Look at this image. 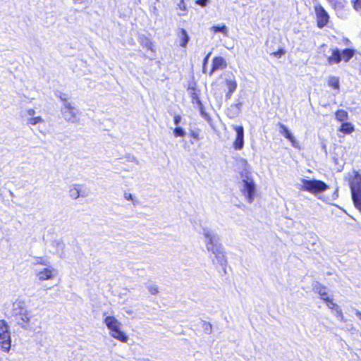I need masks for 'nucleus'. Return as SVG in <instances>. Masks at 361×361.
<instances>
[{
	"instance_id": "nucleus-42",
	"label": "nucleus",
	"mask_w": 361,
	"mask_h": 361,
	"mask_svg": "<svg viewBox=\"0 0 361 361\" xmlns=\"http://www.w3.org/2000/svg\"><path fill=\"white\" fill-rule=\"evenodd\" d=\"M27 114L29 116H30L33 117V116H34V115L35 114V109H27Z\"/></svg>"
},
{
	"instance_id": "nucleus-4",
	"label": "nucleus",
	"mask_w": 361,
	"mask_h": 361,
	"mask_svg": "<svg viewBox=\"0 0 361 361\" xmlns=\"http://www.w3.org/2000/svg\"><path fill=\"white\" fill-rule=\"evenodd\" d=\"M104 324L109 330V334L113 338L126 343L128 336L121 330V323L113 316H107L104 318Z\"/></svg>"
},
{
	"instance_id": "nucleus-25",
	"label": "nucleus",
	"mask_w": 361,
	"mask_h": 361,
	"mask_svg": "<svg viewBox=\"0 0 361 361\" xmlns=\"http://www.w3.org/2000/svg\"><path fill=\"white\" fill-rule=\"evenodd\" d=\"M43 122L44 120L41 116L31 117L27 119V123L32 126H35L37 123Z\"/></svg>"
},
{
	"instance_id": "nucleus-32",
	"label": "nucleus",
	"mask_w": 361,
	"mask_h": 361,
	"mask_svg": "<svg viewBox=\"0 0 361 361\" xmlns=\"http://www.w3.org/2000/svg\"><path fill=\"white\" fill-rule=\"evenodd\" d=\"M149 292L152 295H157L159 293V288L156 285H151L147 287Z\"/></svg>"
},
{
	"instance_id": "nucleus-37",
	"label": "nucleus",
	"mask_w": 361,
	"mask_h": 361,
	"mask_svg": "<svg viewBox=\"0 0 361 361\" xmlns=\"http://www.w3.org/2000/svg\"><path fill=\"white\" fill-rule=\"evenodd\" d=\"M57 97H59V98L63 102V106L65 105L66 102H68L66 94L63 93H60L59 95H57Z\"/></svg>"
},
{
	"instance_id": "nucleus-1",
	"label": "nucleus",
	"mask_w": 361,
	"mask_h": 361,
	"mask_svg": "<svg viewBox=\"0 0 361 361\" xmlns=\"http://www.w3.org/2000/svg\"><path fill=\"white\" fill-rule=\"evenodd\" d=\"M240 192L249 203L254 201L256 192V185L252 177L251 172L245 169L240 172Z\"/></svg>"
},
{
	"instance_id": "nucleus-27",
	"label": "nucleus",
	"mask_w": 361,
	"mask_h": 361,
	"mask_svg": "<svg viewBox=\"0 0 361 361\" xmlns=\"http://www.w3.org/2000/svg\"><path fill=\"white\" fill-rule=\"evenodd\" d=\"M185 131L180 127H176L173 130V135L176 137H184L185 135Z\"/></svg>"
},
{
	"instance_id": "nucleus-47",
	"label": "nucleus",
	"mask_w": 361,
	"mask_h": 361,
	"mask_svg": "<svg viewBox=\"0 0 361 361\" xmlns=\"http://www.w3.org/2000/svg\"><path fill=\"white\" fill-rule=\"evenodd\" d=\"M233 94V92H231L230 91H228V92H227V94H226V97L227 99H230V98H231V94Z\"/></svg>"
},
{
	"instance_id": "nucleus-41",
	"label": "nucleus",
	"mask_w": 361,
	"mask_h": 361,
	"mask_svg": "<svg viewBox=\"0 0 361 361\" xmlns=\"http://www.w3.org/2000/svg\"><path fill=\"white\" fill-rule=\"evenodd\" d=\"M242 106V103L239 102L238 104L232 105L231 108H235L237 109V114L240 112V108Z\"/></svg>"
},
{
	"instance_id": "nucleus-12",
	"label": "nucleus",
	"mask_w": 361,
	"mask_h": 361,
	"mask_svg": "<svg viewBox=\"0 0 361 361\" xmlns=\"http://www.w3.org/2000/svg\"><path fill=\"white\" fill-rule=\"evenodd\" d=\"M350 185L352 195L361 193V176L356 174L350 181Z\"/></svg>"
},
{
	"instance_id": "nucleus-22",
	"label": "nucleus",
	"mask_w": 361,
	"mask_h": 361,
	"mask_svg": "<svg viewBox=\"0 0 361 361\" xmlns=\"http://www.w3.org/2000/svg\"><path fill=\"white\" fill-rule=\"evenodd\" d=\"M354 130L353 126L350 123H344L341 125L340 131L345 134H350Z\"/></svg>"
},
{
	"instance_id": "nucleus-8",
	"label": "nucleus",
	"mask_w": 361,
	"mask_h": 361,
	"mask_svg": "<svg viewBox=\"0 0 361 361\" xmlns=\"http://www.w3.org/2000/svg\"><path fill=\"white\" fill-rule=\"evenodd\" d=\"M317 25L319 28H322L326 26L329 20V16L324 8L320 6H316L314 8Z\"/></svg>"
},
{
	"instance_id": "nucleus-24",
	"label": "nucleus",
	"mask_w": 361,
	"mask_h": 361,
	"mask_svg": "<svg viewBox=\"0 0 361 361\" xmlns=\"http://www.w3.org/2000/svg\"><path fill=\"white\" fill-rule=\"evenodd\" d=\"M354 204L361 212V193L352 195Z\"/></svg>"
},
{
	"instance_id": "nucleus-13",
	"label": "nucleus",
	"mask_w": 361,
	"mask_h": 361,
	"mask_svg": "<svg viewBox=\"0 0 361 361\" xmlns=\"http://www.w3.org/2000/svg\"><path fill=\"white\" fill-rule=\"evenodd\" d=\"M226 61L224 60V58L221 57V56H219V57H215L214 59H213V63H212V70L209 73V75H212V73L216 71V70H219L220 68H226Z\"/></svg>"
},
{
	"instance_id": "nucleus-39",
	"label": "nucleus",
	"mask_w": 361,
	"mask_h": 361,
	"mask_svg": "<svg viewBox=\"0 0 361 361\" xmlns=\"http://www.w3.org/2000/svg\"><path fill=\"white\" fill-rule=\"evenodd\" d=\"M208 1L209 0H197L196 1V4L200 5L201 6H205Z\"/></svg>"
},
{
	"instance_id": "nucleus-11",
	"label": "nucleus",
	"mask_w": 361,
	"mask_h": 361,
	"mask_svg": "<svg viewBox=\"0 0 361 361\" xmlns=\"http://www.w3.org/2000/svg\"><path fill=\"white\" fill-rule=\"evenodd\" d=\"M233 129L236 132V138L233 142V147L236 150H240L244 146V129L241 126H233Z\"/></svg>"
},
{
	"instance_id": "nucleus-48",
	"label": "nucleus",
	"mask_w": 361,
	"mask_h": 361,
	"mask_svg": "<svg viewBox=\"0 0 361 361\" xmlns=\"http://www.w3.org/2000/svg\"><path fill=\"white\" fill-rule=\"evenodd\" d=\"M9 194L11 197L14 196V193L11 190H9Z\"/></svg>"
},
{
	"instance_id": "nucleus-38",
	"label": "nucleus",
	"mask_w": 361,
	"mask_h": 361,
	"mask_svg": "<svg viewBox=\"0 0 361 361\" xmlns=\"http://www.w3.org/2000/svg\"><path fill=\"white\" fill-rule=\"evenodd\" d=\"M128 160L129 161L134 162L137 165H139V164H140V162L137 160V159L135 157H134V156H129L128 158Z\"/></svg>"
},
{
	"instance_id": "nucleus-46",
	"label": "nucleus",
	"mask_w": 361,
	"mask_h": 361,
	"mask_svg": "<svg viewBox=\"0 0 361 361\" xmlns=\"http://www.w3.org/2000/svg\"><path fill=\"white\" fill-rule=\"evenodd\" d=\"M355 315L361 320V312H360L359 310H356Z\"/></svg>"
},
{
	"instance_id": "nucleus-18",
	"label": "nucleus",
	"mask_w": 361,
	"mask_h": 361,
	"mask_svg": "<svg viewBox=\"0 0 361 361\" xmlns=\"http://www.w3.org/2000/svg\"><path fill=\"white\" fill-rule=\"evenodd\" d=\"M81 185L79 184H73L71 186L69 190V195L73 199H78L80 195Z\"/></svg>"
},
{
	"instance_id": "nucleus-26",
	"label": "nucleus",
	"mask_w": 361,
	"mask_h": 361,
	"mask_svg": "<svg viewBox=\"0 0 361 361\" xmlns=\"http://www.w3.org/2000/svg\"><path fill=\"white\" fill-rule=\"evenodd\" d=\"M336 117L338 120L343 121L348 117V114L344 110H339L336 114Z\"/></svg>"
},
{
	"instance_id": "nucleus-30",
	"label": "nucleus",
	"mask_w": 361,
	"mask_h": 361,
	"mask_svg": "<svg viewBox=\"0 0 361 361\" xmlns=\"http://www.w3.org/2000/svg\"><path fill=\"white\" fill-rule=\"evenodd\" d=\"M34 264H42L44 266H49V262L47 259L43 257H36Z\"/></svg>"
},
{
	"instance_id": "nucleus-50",
	"label": "nucleus",
	"mask_w": 361,
	"mask_h": 361,
	"mask_svg": "<svg viewBox=\"0 0 361 361\" xmlns=\"http://www.w3.org/2000/svg\"><path fill=\"white\" fill-rule=\"evenodd\" d=\"M156 1H157V2H159V0H156Z\"/></svg>"
},
{
	"instance_id": "nucleus-9",
	"label": "nucleus",
	"mask_w": 361,
	"mask_h": 361,
	"mask_svg": "<svg viewBox=\"0 0 361 361\" xmlns=\"http://www.w3.org/2000/svg\"><path fill=\"white\" fill-rule=\"evenodd\" d=\"M210 252L214 255L212 259L214 264L219 265L223 267L226 265L227 259L222 245L214 249V250H211Z\"/></svg>"
},
{
	"instance_id": "nucleus-45",
	"label": "nucleus",
	"mask_w": 361,
	"mask_h": 361,
	"mask_svg": "<svg viewBox=\"0 0 361 361\" xmlns=\"http://www.w3.org/2000/svg\"><path fill=\"white\" fill-rule=\"evenodd\" d=\"M209 55L210 54H209L204 59V63H203V70L204 69V67L206 66V63H207V61H208V59L209 57Z\"/></svg>"
},
{
	"instance_id": "nucleus-14",
	"label": "nucleus",
	"mask_w": 361,
	"mask_h": 361,
	"mask_svg": "<svg viewBox=\"0 0 361 361\" xmlns=\"http://www.w3.org/2000/svg\"><path fill=\"white\" fill-rule=\"evenodd\" d=\"M280 128L282 130L281 133L283 135V136L287 138L292 144L293 147H298V142L294 137V136L292 135V133L288 130L287 127L283 124H280Z\"/></svg>"
},
{
	"instance_id": "nucleus-2",
	"label": "nucleus",
	"mask_w": 361,
	"mask_h": 361,
	"mask_svg": "<svg viewBox=\"0 0 361 361\" xmlns=\"http://www.w3.org/2000/svg\"><path fill=\"white\" fill-rule=\"evenodd\" d=\"M296 186L300 190L307 191L314 195L322 193L329 188V186L324 181L317 179L302 178Z\"/></svg>"
},
{
	"instance_id": "nucleus-28",
	"label": "nucleus",
	"mask_w": 361,
	"mask_h": 361,
	"mask_svg": "<svg viewBox=\"0 0 361 361\" xmlns=\"http://www.w3.org/2000/svg\"><path fill=\"white\" fill-rule=\"evenodd\" d=\"M177 8L180 9L182 11L186 12L187 11V7L186 4L184 2V0H180V2L177 4ZM185 13H178V16H185Z\"/></svg>"
},
{
	"instance_id": "nucleus-17",
	"label": "nucleus",
	"mask_w": 361,
	"mask_h": 361,
	"mask_svg": "<svg viewBox=\"0 0 361 361\" xmlns=\"http://www.w3.org/2000/svg\"><path fill=\"white\" fill-rule=\"evenodd\" d=\"M313 290L315 293H317L321 296L323 300H324V298H326V297H328L327 293L326 291V288L319 282H316L313 284Z\"/></svg>"
},
{
	"instance_id": "nucleus-34",
	"label": "nucleus",
	"mask_w": 361,
	"mask_h": 361,
	"mask_svg": "<svg viewBox=\"0 0 361 361\" xmlns=\"http://www.w3.org/2000/svg\"><path fill=\"white\" fill-rule=\"evenodd\" d=\"M181 119H182V118L180 115H176L174 116L173 123L177 127H178V126L180 124Z\"/></svg>"
},
{
	"instance_id": "nucleus-6",
	"label": "nucleus",
	"mask_w": 361,
	"mask_h": 361,
	"mask_svg": "<svg viewBox=\"0 0 361 361\" xmlns=\"http://www.w3.org/2000/svg\"><path fill=\"white\" fill-rule=\"evenodd\" d=\"M11 347L10 327L4 319H0V348L4 352L8 353Z\"/></svg>"
},
{
	"instance_id": "nucleus-31",
	"label": "nucleus",
	"mask_w": 361,
	"mask_h": 361,
	"mask_svg": "<svg viewBox=\"0 0 361 361\" xmlns=\"http://www.w3.org/2000/svg\"><path fill=\"white\" fill-rule=\"evenodd\" d=\"M326 302V305L330 309H338V306L335 304L331 299H330L329 297H326V298H324V300Z\"/></svg>"
},
{
	"instance_id": "nucleus-15",
	"label": "nucleus",
	"mask_w": 361,
	"mask_h": 361,
	"mask_svg": "<svg viewBox=\"0 0 361 361\" xmlns=\"http://www.w3.org/2000/svg\"><path fill=\"white\" fill-rule=\"evenodd\" d=\"M178 37L180 40V46L182 47H186L190 40V37L188 36L187 31L183 28L180 29L178 32Z\"/></svg>"
},
{
	"instance_id": "nucleus-33",
	"label": "nucleus",
	"mask_w": 361,
	"mask_h": 361,
	"mask_svg": "<svg viewBox=\"0 0 361 361\" xmlns=\"http://www.w3.org/2000/svg\"><path fill=\"white\" fill-rule=\"evenodd\" d=\"M353 6L355 9L361 14V0H355Z\"/></svg>"
},
{
	"instance_id": "nucleus-29",
	"label": "nucleus",
	"mask_w": 361,
	"mask_h": 361,
	"mask_svg": "<svg viewBox=\"0 0 361 361\" xmlns=\"http://www.w3.org/2000/svg\"><path fill=\"white\" fill-rule=\"evenodd\" d=\"M202 328L204 331L207 334H211L212 330V326L209 322L203 321L202 322Z\"/></svg>"
},
{
	"instance_id": "nucleus-43",
	"label": "nucleus",
	"mask_w": 361,
	"mask_h": 361,
	"mask_svg": "<svg viewBox=\"0 0 361 361\" xmlns=\"http://www.w3.org/2000/svg\"><path fill=\"white\" fill-rule=\"evenodd\" d=\"M336 312H337V315L338 317H341V319L343 320V313L341 312V310L338 307V309H335Z\"/></svg>"
},
{
	"instance_id": "nucleus-20",
	"label": "nucleus",
	"mask_w": 361,
	"mask_h": 361,
	"mask_svg": "<svg viewBox=\"0 0 361 361\" xmlns=\"http://www.w3.org/2000/svg\"><path fill=\"white\" fill-rule=\"evenodd\" d=\"M210 29L214 33L221 32L225 37H228V28L225 25L221 26L214 25Z\"/></svg>"
},
{
	"instance_id": "nucleus-7",
	"label": "nucleus",
	"mask_w": 361,
	"mask_h": 361,
	"mask_svg": "<svg viewBox=\"0 0 361 361\" xmlns=\"http://www.w3.org/2000/svg\"><path fill=\"white\" fill-rule=\"evenodd\" d=\"M63 118L68 123H75L78 121V109L71 105L69 102H66L65 105L61 109Z\"/></svg>"
},
{
	"instance_id": "nucleus-23",
	"label": "nucleus",
	"mask_w": 361,
	"mask_h": 361,
	"mask_svg": "<svg viewBox=\"0 0 361 361\" xmlns=\"http://www.w3.org/2000/svg\"><path fill=\"white\" fill-rule=\"evenodd\" d=\"M226 87L231 92H234L237 88V82L234 79H226Z\"/></svg>"
},
{
	"instance_id": "nucleus-10",
	"label": "nucleus",
	"mask_w": 361,
	"mask_h": 361,
	"mask_svg": "<svg viewBox=\"0 0 361 361\" xmlns=\"http://www.w3.org/2000/svg\"><path fill=\"white\" fill-rule=\"evenodd\" d=\"M57 274V271L51 266L38 271L36 273L37 279L40 281L51 280L54 279Z\"/></svg>"
},
{
	"instance_id": "nucleus-5",
	"label": "nucleus",
	"mask_w": 361,
	"mask_h": 361,
	"mask_svg": "<svg viewBox=\"0 0 361 361\" xmlns=\"http://www.w3.org/2000/svg\"><path fill=\"white\" fill-rule=\"evenodd\" d=\"M202 234L204 238V243L207 251L209 252L211 250H214V249L222 245L220 243V238L219 235L212 228L203 227L202 229Z\"/></svg>"
},
{
	"instance_id": "nucleus-35",
	"label": "nucleus",
	"mask_w": 361,
	"mask_h": 361,
	"mask_svg": "<svg viewBox=\"0 0 361 361\" xmlns=\"http://www.w3.org/2000/svg\"><path fill=\"white\" fill-rule=\"evenodd\" d=\"M274 56L280 58L282 55L285 54V51L282 49L272 54Z\"/></svg>"
},
{
	"instance_id": "nucleus-40",
	"label": "nucleus",
	"mask_w": 361,
	"mask_h": 361,
	"mask_svg": "<svg viewBox=\"0 0 361 361\" xmlns=\"http://www.w3.org/2000/svg\"><path fill=\"white\" fill-rule=\"evenodd\" d=\"M124 198L127 200H131V201H133V196L132 194L130 193H128V192H125L124 193Z\"/></svg>"
},
{
	"instance_id": "nucleus-3",
	"label": "nucleus",
	"mask_w": 361,
	"mask_h": 361,
	"mask_svg": "<svg viewBox=\"0 0 361 361\" xmlns=\"http://www.w3.org/2000/svg\"><path fill=\"white\" fill-rule=\"evenodd\" d=\"M13 311L16 317L18 325L23 329H28L31 317L25 307V302L22 300L16 301L13 304Z\"/></svg>"
},
{
	"instance_id": "nucleus-16",
	"label": "nucleus",
	"mask_w": 361,
	"mask_h": 361,
	"mask_svg": "<svg viewBox=\"0 0 361 361\" xmlns=\"http://www.w3.org/2000/svg\"><path fill=\"white\" fill-rule=\"evenodd\" d=\"M341 60V53L338 49L332 50V55L328 58L329 64L338 63Z\"/></svg>"
},
{
	"instance_id": "nucleus-44",
	"label": "nucleus",
	"mask_w": 361,
	"mask_h": 361,
	"mask_svg": "<svg viewBox=\"0 0 361 361\" xmlns=\"http://www.w3.org/2000/svg\"><path fill=\"white\" fill-rule=\"evenodd\" d=\"M191 136H192L193 138H195V139H196V140H198V133H197L194 132V131H192V132H191Z\"/></svg>"
},
{
	"instance_id": "nucleus-21",
	"label": "nucleus",
	"mask_w": 361,
	"mask_h": 361,
	"mask_svg": "<svg viewBox=\"0 0 361 361\" xmlns=\"http://www.w3.org/2000/svg\"><path fill=\"white\" fill-rule=\"evenodd\" d=\"M328 84L329 86L338 90L340 87L339 78L336 76H330L329 78Z\"/></svg>"
},
{
	"instance_id": "nucleus-49",
	"label": "nucleus",
	"mask_w": 361,
	"mask_h": 361,
	"mask_svg": "<svg viewBox=\"0 0 361 361\" xmlns=\"http://www.w3.org/2000/svg\"><path fill=\"white\" fill-rule=\"evenodd\" d=\"M58 245H60V246L61 247V248H63V243H58Z\"/></svg>"
},
{
	"instance_id": "nucleus-36",
	"label": "nucleus",
	"mask_w": 361,
	"mask_h": 361,
	"mask_svg": "<svg viewBox=\"0 0 361 361\" xmlns=\"http://www.w3.org/2000/svg\"><path fill=\"white\" fill-rule=\"evenodd\" d=\"M192 101H196V102L198 104V105L200 106V108H202V102L200 100V99L198 98L197 95L195 94V93H193L192 94Z\"/></svg>"
},
{
	"instance_id": "nucleus-19",
	"label": "nucleus",
	"mask_w": 361,
	"mask_h": 361,
	"mask_svg": "<svg viewBox=\"0 0 361 361\" xmlns=\"http://www.w3.org/2000/svg\"><path fill=\"white\" fill-rule=\"evenodd\" d=\"M341 53V58L345 62H348L355 54V51L351 49H345Z\"/></svg>"
}]
</instances>
